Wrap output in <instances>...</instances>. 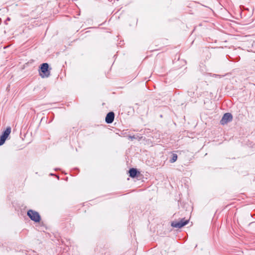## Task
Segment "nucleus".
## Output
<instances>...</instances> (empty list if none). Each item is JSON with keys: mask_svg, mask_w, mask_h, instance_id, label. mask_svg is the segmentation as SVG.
I'll return each mask as SVG.
<instances>
[{"mask_svg": "<svg viewBox=\"0 0 255 255\" xmlns=\"http://www.w3.org/2000/svg\"><path fill=\"white\" fill-rule=\"evenodd\" d=\"M27 216L31 220L35 222H39L41 219L39 213L32 210H29L28 211Z\"/></svg>", "mask_w": 255, "mask_h": 255, "instance_id": "obj_1", "label": "nucleus"}, {"mask_svg": "<svg viewBox=\"0 0 255 255\" xmlns=\"http://www.w3.org/2000/svg\"><path fill=\"white\" fill-rule=\"evenodd\" d=\"M50 75V72L48 71V64L47 63H43L41 65L40 75L42 78L48 77Z\"/></svg>", "mask_w": 255, "mask_h": 255, "instance_id": "obj_2", "label": "nucleus"}, {"mask_svg": "<svg viewBox=\"0 0 255 255\" xmlns=\"http://www.w3.org/2000/svg\"><path fill=\"white\" fill-rule=\"evenodd\" d=\"M189 220L182 219L179 221H174L171 223V226L174 228H181L188 224Z\"/></svg>", "mask_w": 255, "mask_h": 255, "instance_id": "obj_3", "label": "nucleus"}, {"mask_svg": "<svg viewBox=\"0 0 255 255\" xmlns=\"http://www.w3.org/2000/svg\"><path fill=\"white\" fill-rule=\"evenodd\" d=\"M232 116L230 113L225 114L221 119L220 123L222 125H224L230 122L232 120Z\"/></svg>", "mask_w": 255, "mask_h": 255, "instance_id": "obj_4", "label": "nucleus"}, {"mask_svg": "<svg viewBox=\"0 0 255 255\" xmlns=\"http://www.w3.org/2000/svg\"><path fill=\"white\" fill-rule=\"evenodd\" d=\"M115 115L113 112L109 113L106 117L105 121L108 124L112 123L114 120Z\"/></svg>", "mask_w": 255, "mask_h": 255, "instance_id": "obj_5", "label": "nucleus"}, {"mask_svg": "<svg viewBox=\"0 0 255 255\" xmlns=\"http://www.w3.org/2000/svg\"><path fill=\"white\" fill-rule=\"evenodd\" d=\"M129 176L133 178L136 176V173H137V171L135 169L132 168L129 170Z\"/></svg>", "mask_w": 255, "mask_h": 255, "instance_id": "obj_6", "label": "nucleus"}, {"mask_svg": "<svg viewBox=\"0 0 255 255\" xmlns=\"http://www.w3.org/2000/svg\"><path fill=\"white\" fill-rule=\"evenodd\" d=\"M10 132H11V128L10 127H8L6 128V129L3 132V133L2 135H3L4 136L7 137L8 136V135H9Z\"/></svg>", "mask_w": 255, "mask_h": 255, "instance_id": "obj_7", "label": "nucleus"}, {"mask_svg": "<svg viewBox=\"0 0 255 255\" xmlns=\"http://www.w3.org/2000/svg\"><path fill=\"white\" fill-rule=\"evenodd\" d=\"M10 132H11V128L10 127H8L6 128V129L3 132V133L2 135H3L4 136L7 137L8 136V135H9Z\"/></svg>", "mask_w": 255, "mask_h": 255, "instance_id": "obj_8", "label": "nucleus"}, {"mask_svg": "<svg viewBox=\"0 0 255 255\" xmlns=\"http://www.w3.org/2000/svg\"><path fill=\"white\" fill-rule=\"evenodd\" d=\"M7 138V137L4 136L3 135H1V136L0 137V145H2L4 143Z\"/></svg>", "mask_w": 255, "mask_h": 255, "instance_id": "obj_9", "label": "nucleus"}, {"mask_svg": "<svg viewBox=\"0 0 255 255\" xmlns=\"http://www.w3.org/2000/svg\"><path fill=\"white\" fill-rule=\"evenodd\" d=\"M7 138V137L4 136L3 135H1V136L0 137V145H2L4 143Z\"/></svg>", "mask_w": 255, "mask_h": 255, "instance_id": "obj_10", "label": "nucleus"}, {"mask_svg": "<svg viewBox=\"0 0 255 255\" xmlns=\"http://www.w3.org/2000/svg\"><path fill=\"white\" fill-rule=\"evenodd\" d=\"M177 155L176 154H173L172 158L170 160L171 163H173L177 160Z\"/></svg>", "mask_w": 255, "mask_h": 255, "instance_id": "obj_11", "label": "nucleus"}, {"mask_svg": "<svg viewBox=\"0 0 255 255\" xmlns=\"http://www.w3.org/2000/svg\"><path fill=\"white\" fill-rule=\"evenodd\" d=\"M130 138L132 139V138H134V137H130Z\"/></svg>", "mask_w": 255, "mask_h": 255, "instance_id": "obj_12", "label": "nucleus"}]
</instances>
